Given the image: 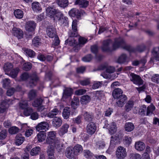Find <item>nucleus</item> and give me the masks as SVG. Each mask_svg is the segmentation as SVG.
Segmentation results:
<instances>
[{
    "mask_svg": "<svg viewBox=\"0 0 159 159\" xmlns=\"http://www.w3.org/2000/svg\"><path fill=\"white\" fill-rule=\"evenodd\" d=\"M13 101L11 99H5L3 100L0 107V113L4 112L6 109L8 107L9 105L13 103Z\"/></svg>",
    "mask_w": 159,
    "mask_h": 159,
    "instance_id": "0eeeda50",
    "label": "nucleus"
},
{
    "mask_svg": "<svg viewBox=\"0 0 159 159\" xmlns=\"http://www.w3.org/2000/svg\"><path fill=\"white\" fill-rule=\"evenodd\" d=\"M125 128L126 131L131 132L134 130V126L132 123H126L125 125Z\"/></svg>",
    "mask_w": 159,
    "mask_h": 159,
    "instance_id": "ea45409f",
    "label": "nucleus"
},
{
    "mask_svg": "<svg viewBox=\"0 0 159 159\" xmlns=\"http://www.w3.org/2000/svg\"><path fill=\"white\" fill-rule=\"evenodd\" d=\"M32 67V64L30 62H27L23 64L22 69L25 71H28L31 69Z\"/></svg>",
    "mask_w": 159,
    "mask_h": 159,
    "instance_id": "13d9d810",
    "label": "nucleus"
},
{
    "mask_svg": "<svg viewBox=\"0 0 159 159\" xmlns=\"http://www.w3.org/2000/svg\"><path fill=\"white\" fill-rule=\"evenodd\" d=\"M116 99H117L116 102V105L118 107H121L126 102L127 97L125 94L121 95Z\"/></svg>",
    "mask_w": 159,
    "mask_h": 159,
    "instance_id": "9d476101",
    "label": "nucleus"
},
{
    "mask_svg": "<svg viewBox=\"0 0 159 159\" xmlns=\"http://www.w3.org/2000/svg\"><path fill=\"white\" fill-rule=\"evenodd\" d=\"M58 140L57 139H54L47 137L46 140V143H45L49 144V145H52V144L54 145L55 143L56 140Z\"/></svg>",
    "mask_w": 159,
    "mask_h": 159,
    "instance_id": "864d4df0",
    "label": "nucleus"
},
{
    "mask_svg": "<svg viewBox=\"0 0 159 159\" xmlns=\"http://www.w3.org/2000/svg\"><path fill=\"white\" fill-rule=\"evenodd\" d=\"M32 8L36 12L42 10L40 4L38 2H33L32 4Z\"/></svg>",
    "mask_w": 159,
    "mask_h": 159,
    "instance_id": "a19ab883",
    "label": "nucleus"
},
{
    "mask_svg": "<svg viewBox=\"0 0 159 159\" xmlns=\"http://www.w3.org/2000/svg\"><path fill=\"white\" fill-rule=\"evenodd\" d=\"M54 145L58 152H61L64 149L63 144L61 143L59 140H56Z\"/></svg>",
    "mask_w": 159,
    "mask_h": 159,
    "instance_id": "58836bf2",
    "label": "nucleus"
},
{
    "mask_svg": "<svg viewBox=\"0 0 159 159\" xmlns=\"http://www.w3.org/2000/svg\"><path fill=\"white\" fill-rule=\"evenodd\" d=\"M80 83L82 86H86L90 84V81L89 78H87L84 80H80Z\"/></svg>",
    "mask_w": 159,
    "mask_h": 159,
    "instance_id": "680f3d73",
    "label": "nucleus"
},
{
    "mask_svg": "<svg viewBox=\"0 0 159 159\" xmlns=\"http://www.w3.org/2000/svg\"><path fill=\"white\" fill-rule=\"evenodd\" d=\"M7 132L6 130H3L0 132V139H4L7 136Z\"/></svg>",
    "mask_w": 159,
    "mask_h": 159,
    "instance_id": "e2e57ef3",
    "label": "nucleus"
},
{
    "mask_svg": "<svg viewBox=\"0 0 159 159\" xmlns=\"http://www.w3.org/2000/svg\"><path fill=\"white\" fill-rule=\"evenodd\" d=\"M28 97L30 100H32L37 96V92L35 90H31L28 93Z\"/></svg>",
    "mask_w": 159,
    "mask_h": 159,
    "instance_id": "5fc2aeb1",
    "label": "nucleus"
},
{
    "mask_svg": "<svg viewBox=\"0 0 159 159\" xmlns=\"http://www.w3.org/2000/svg\"><path fill=\"white\" fill-rule=\"evenodd\" d=\"M47 152L48 156H52L54 155V146L53 145H49L48 147Z\"/></svg>",
    "mask_w": 159,
    "mask_h": 159,
    "instance_id": "de8ad7c7",
    "label": "nucleus"
},
{
    "mask_svg": "<svg viewBox=\"0 0 159 159\" xmlns=\"http://www.w3.org/2000/svg\"><path fill=\"white\" fill-rule=\"evenodd\" d=\"M134 105V102L129 100L125 106V110L126 112H128L131 111Z\"/></svg>",
    "mask_w": 159,
    "mask_h": 159,
    "instance_id": "7c9ffc66",
    "label": "nucleus"
},
{
    "mask_svg": "<svg viewBox=\"0 0 159 159\" xmlns=\"http://www.w3.org/2000/svg\"><path fill=\"white\" fill-rule=\"evenodd\" d=\"M13 68V64L10 63H6L3 66V70L6 74H8V72Z\"/></svg>",
    "mask_w": 159,
    "mask_h": 159,
    "instance_id": "473e14b6",
    "label": "nucleus"
},
{
    "mask_svg": "<svg viewBox=\"0 0 159 159\" xmlns=\"http://www.w3.org/2000/svg\"><path fill=\"white\" fill-rule=\"evenodd\" d=\"M37 139L38 142H41L44 141L46 137V134L45 131H41L37 134Z\"/></svg>",
    "mask_w": 159,
    "mask_h": 159,
    "instance_id": "bb28decb",
    "label": "nucleus"
},
{
    "mask_svg": "<svg viewBox=\"0 0 159 159\" xmlns=\"http://www.w3.org/2000/svg\"><path fill=\"white\" fill-rule=\"evenodd\" d=\"M106 69V72L109 73H112L115 71V68L107 64H102L100 65L98 68V70H103Z\"/></svg>",
    "mask_w": 159,
    "mask_h": 159,
    "instance_id": "2eb2a0df",
    "label": "nucleus"
},
{
    "mask_svg": "<svg viewBox=\"0 0 159 159\" xmlns=\"http://www.w3.org/2000/svg\"><path fill=\"white\" fill-rule=\"evenodd\" d=\"M123 91L120 89H115L113 91L112 95L115 99H116L121 95H123Z\"/></svg>",
    "mask_w": 159,
    "mask_h": 159,
    "instance_id": "cd10ccee",
    "label": "nucleus"
},
{
    "mask_svg": "<svg viewBox=\"0 0 159 159\" xmlns=\"http://www.w3.org/2000/svg\"><path fill=\"white\" fill-rule=\"evenodd\" d=\"M73 148L75 155H78L80 153H81L83 150V147L82 146L78 144L76 145Z\"/></svg>",
    "mask_w": 159,
    "mask_h": 159,
    "instance_id": "72a5a7b5",
    "label": "nucleus"
},
{
    "mask_svg": "<svg viewBox=\"0 0 159 159\" xmlns=\"http://www.w3.org/2000/svg\"><path fill=\"white\" fill-rule=\"evenodd\" d=\"M130 80L134 84L139 86L143 84V81L141 78L138 75L131 73L129 75Z\"/></svg>",
    "mask_w": 159,
    "mask_h": 159,
    "instance_id": "6e6552de",
    "label": "nucleus"
},
{
    "mask_svg": "<svg viewBox=\"0 0 159 159\" xmlns=\"http://www.w3.org/2000/svg\"><path fill=\"white\" fill-rule=\"evenodd\" d=\"M33 111V109L32 108L27 107L25 109L23 113L24 115L26 116H28L30 115Z\"/></svg>",
    "mask_w": 159,
    "mask_h": 159,
    "instance_id": "4d7b16f0",
    "label": "nucleus"
},
{
    "mask_svg": "<svg viewBox=\"0 0 159 159\" xmlns=\"http://www.w3.org/2000/svg\"><path fill=\"white\" fill-rule=\"evenodd\" d=\"M41 39L38 36L34 38L32 40V44L34 46H38L41 43Z\"/></svg>",
    "mask_w": 159,
    "mask_h": 159,
    "instance_id": "3c124183",
    "label": "nucleus"
},
{
    "mask_svg": "<svg viewBox=\"0 0 159 159\" xmlns=\"http://www.w3.org/2000/svg\"><path fill=\"white\" fill-rule=\"evenodd\" d=\"M41 151V148L39 147H36L33 148L30 151V154L32 156H36L38 155Z\"/></svg>",
    "mask_w": 159,
    "mask_h": 159,
    "instance_id": "37998d69",
    "label": "nucleus"
},
{
    "mask_svg": "<svg viewBox=\"0 0 159 159\" xmlns=\"http://www.w3.org/2000/svg\"><path fill=\"white\" fill-rule=\"evenodd\" d=\"M43 101V100L42 98H37L32 103V105L34 107H37L42 105Z\"/></svg>",
    "mask_w": 159,
    "mask_h": 159,
    "instance_id": "e433bc0d",
    "label": "nucleus"
},
{
    "mask_svg": "<svg viewBox=\"0 0 159 159\" xmlns=\"http://www.w3.org/2000/svg\"><path fill=\"white\" fill-rule=\"evenodd\" d=\"M152 53L153 56L151 58L150 61H159V47L154 48Z\"/></svg>",
    "mask_w": 159,
    "mask_h": 159,
    "instance_id": "dca6fc26",
    "label": "nucleus"
},
{
    "mask_svg": "<svg viewBox=\"0 0 159 159\" xmlns=\"http://www.w3.org/2000/svg\"><path fill=\"white\" fill-rule=\"evenodd\" d=\"M59 110L56 108H55L50 111L47 114V116L50 118H55V116L58 113Z\"/></svg>",
    "mask_w": 159,
    "mask_h": 159,
    "instance_id": "4c0bfd02",
    "label": "nucleus"
},
{
    "mask_svg": "<svg viewBox=\"0 0 159 159\" xmlns=\"http://www.w3.org/2000/svg\"><path fill=\"white\" fill-rule=\"evenodd\" d=\"M75 4L78 5L80 7L85 8L88 6L89 2L86 0H76Z\"/></svg>",
    "mask_w": 159,
    "mask_h": 159,
    "instance_id": "4be33fe9",
    "label": "nucleus"
},
{
    "mask_svg": "<svg viewBox=\"0 0 159 159\" xmlns=\"http://www.w3.org/2000/svg\"><path fill=\"white\" fill-rule=\"evenodd\" d=\"M49 127V124L46 122H42L39 123L36 126V129L38 131H45L48 129Z\"/></svg>",
    "mask_w": 159,
    "mask_h": 159,
    "instance_id": "9b49d317",
    "label": "nucleus"
},
{
    "mask_svg": "<svg viewBox=\"0 0 159 159\" xmlns=\"http://www.w3.org/2000/svg\"><path fill=\"white\" fill-rule=\"evenodd\" d=\"M84 157L86 158H91L93 156V154L89 150H85L83 151Z\"/></svg>",
    "mask_w": 159,
    "mask_h": 159,
    "instance_id": "49530a36",
    "label": "nucleus"
},
{
    "mask_svg": "<svg viewBox=\"0 0 159 159\" xmlns=\"http://www.w3.org/2000/svg\"><path fill=\"white\" fill-rule=\"evenodd\" d=\"M12 33L14 36L16 37L18 39H21L23 37V32L20 28L14 27L12 29Z\"/></svg>",
    "mask_w": 159,
    "mask_h": 159,
    "instance_id": "ddd939ff",
    "label": "nucleus"
},
{
    "mask_svg": "<svg viewBox=\"0 0 159 159\" xmlns=\"http://www.w3.org/2000/svg\"><path fill=\"white\" fill-rule=\"evenodd\" d=\"M97 129L96 125L93 122H89L87 125L86 132L89 135L93 134L96 131Z\"/></svg>",
    "mask_w": 159,
    "mask_h": 159,
    "instance_id": "1a4fd4ad",
    "label": "nucleus"
},
{
    "mask_svg": "<svg viewBox=\"0 0 159 159\" xmlns=\"http://www.w3.org/2000/svg\"><path fill=\"white\" fill-rule=\"evenodd\" d=\"M77 21L75 20H73L72 25V29L68 32V38L66 40L65 44L70 46H75L77 43L76 40L74 38L78 36L77 29Z\"/></svg>",
    "mask_w": 159,
    "mask_h": 159,
    "instance_id": "f257e3e1",
    "label": "nucleus"
},
{
    "mask_svg": "<svg viewBox=\"0 0 159 159\" xmlns=\"http://www.w3.org/2000/svg\"><path fill=\"white\" fill-rule=\"evenodd\" d=\"M155 109V107L154 105L151 104L147 108L146 106L143 105L140 110V112L141 115L150 116L153 113V112Z\"/></svg>",
    "mask_w": 159,
    "mask_h": 159,
    "instance_id": "20e7f679",
    "label": "nucleus"
},
{
    "mask_svg": "<svg viewBox=\"0 0 159 159\" xmlns=\"http://www.w3.org/2000/svg\"><path fill=\"white\" fill-rule=\"evenodd\" d=\"M129 60V58L126 54L122 53L116 61L118 63L123 64L128 62Z\"/></svg>",
    "mask_w": 159,
    "mask_h": 159,
    "instance_id": "a211bd4d",
    "label": "nucleus"
},
{
    "mask_svg": "<svg viewBox=\"0 0 159 159\" xmlns=\"http://www.w3.org/2000/svg\"><path fill=\"white\" fill-rule=\"evenodd\" d=\"M112 41L110 39L104 41L103 42L102 45L101 47L102 51L104 52L110 51L111 50L110 45Z\"/></svg>",
    "mask_w": 159,
    "mask_h": 159,
    "instance_id": "f3484780",
    "label": "nucleus"
},
{
    "mask_svg": "<svg viewBox=\"0 0 159 159\" xmlns=\"http://www.w3.org/2000/svg\"><path fill=\"white\" fill-rule=\"evenodd\" d=\"M62 124L61 119L58 117H55L52 120V125L53 127L56 128L60 127Z\"/></svg>",
    "mask_w": 159,
    "mask_h": 159,
    "instance_id": "b1692460",
    "label": "nucleus"
},
{
    "mask_svg": "<svg viewBox=\"0 0 159 159\" xmlns=\"http://www.w3.org/2000/svg\"><path fill=\"white\" fill-rule=\"evenodd\" d=\"M70 109L69 107H65L62 112V116L64 119H67L70 116Z\"/></svg>",
    "mask_w": 159,
    "mask_h": 159,
    "instance_id": "2f4dec72",
    "label": "nucleus"
},
{
    "mask_svg": "<svg viewBox=\"0 0 159 159\" xmlns=\"http://www.w3.org/2000/svg\"><path fill=\"white\" fill-rule=\"evenodd\" d=\"M95 97L98 99L101 100V99L105 97V94L103 91H98L95 92Z\"/></svg>",
    "mask_w": 159,
    "mask_h": 159,
    "instance_id": "09e8293b",
    "label": "nucleus"
},
{
    "mask_svg": "<svg viewBox=\"0 0 159 159\" xmlns=\"http://www.w3.org/2000/svg\"><path fill=\"white\" fill-rule=\"evenodd\" d=\"M36 26V24L34 21L30 20L26 22L25 25V28L27 31L29 32H31V34H30L29 35L31 37L34 34V31Z\"/></svg>",
    "mask_w": 159,
    "mask_h": 159,
    "instance_id": "39448f33",
    "label": "nucleus"
},
{
    "mask_svg": "<svg viewBox=\"0 0 159 159\" xmlns=\"http://www.w3.org/2000/svg\"><path fill=\"white\" fill-rule=\"evenodd\" d=\"M56 2L59 7L63 8L66 7L68 4V0H56Z\"/></svg>",
    "mask_w": 159,
    "mask_h": 159,
    "instance_id": "c9c22d12",
    "label": "nucleus"
},
{
    "mask_svg": "<svg viewBox=\"0 0 159 159\" xmlns=\"http://www.w3.org/2000/svg\"><path fill=\"white\" fill-rule=\"evenodd\" d=\"M91 99V98L89 96L84 95L81 97L80 102L82 104H86L90 101Z\"/></svg>",
    "mask_w": 159,
    "mask_h": 159,
    "instance_id": "79ce46f5",
    "label": "nucleus"
},
{
    "mask_svg": "<svg viewBox=\"0 0 159 159\" xmlns=\"http://www.w3.org/2000/svg\"><path fill=\"white\" fill-rule=\"evenodd\" d=\"M20 78L23 81L29 79L27 86L31 88L35 86L39 79V77L36 74H33L30 75L27 72H24L22 74Z\"/></svg>",
    "mask_w": 159,
    "mask_h": 159,
    "instance_id": "f03ea898",
    "label": "nucleus"
},
{
    "mask_svg": "<svg viewBox=\"0 0 159 159\" xmlns=\"http://www.w3.org/2000/svg\"><path fill=\"white\" fill-rule=\"evenodd\" d=\"M92 59V56L91 54H89L82 58L83 61L84 62H87L90 61Z\"/></svg>",
    "mask_w": 159,
    "mask_h": 159,
    "instance_id": "69168bd1",
    "label": "nucleus"
},
{
    "mask_svg": "<svg viewBox=\"0 0 159 159\" xmlns=\"http://www.w3.org/2000/svg\"><path fill=\"white\" fill-rule=\"evenodd\" d=\"M152 81L157 84H159V75L155 74L153 75L151 77Z\"/></svg>",
    "mask_w": 159,
    "mask_h": 159,
    "instance_id": "6e6d98bb",
    "label": "nucleus"
},
{
    "mask_svg": "<svg viewBox=\"0 0 159 159\" xmlns=\"http://www.w3.org/2000/svg\"><path fill=\"white\" fill-rule=\"evenodd\" d=\"M134 146L135 149L139 151L143 150L145 148V144L143 142L140 141L136 142Z\"/></svg>",
    "mask_w": 159,
    "mask_h": 159,
    "instance_id": "393cba45",
    "label": "nucleus"
},
{
    "mask_svg": "<svg viewBox=\"0 0 159 159\" xmlns=\"http://www.w3.org/2000/svg\"><path fill=\"white\" fill-rule=\"evenodd\" d=\"M25 137L21 134L16 135L15 139V144L16 145H21L25 141Z\"/></svg>",
    "mask_w": 159,
    "mask_h": 159,
    "instance_id": "412c9836",
    "label": "nucleus"
},
{
    "mask_svg": "<svg viewBox=\"0 0 159 159\" xmlns=\"http://www.w3.org/2000/svg\"><path fill=\"white\" fill-rule=\"evenodd\" d=\"M54 16L55 18L58 20L63 16V15L61 12L57 10Z\"/></svg>",
    "mask_w": 159,
    "mask_h": 159,
    "instance_id": "774afa93",
    "label": "nucleus"
},
{
    "mask_svg": "<svg viewBox=\"0 0 159 159\" xmlns=\"http://www.w3.org/2000/svg\"><path fill=\"white\" fill-rule=\"evenodd\" d=\"M46 32L47 35L51 38H53L56 35V29L52 25L48 26L47 27Z\"/></svg>",
    "mask_w": 159,
    "mask_h": 159,
    "instance_id": "f8f14e48",
    "label": "nucleus"
},
{
    "mask_svg": "<svg viewBox=\"0 0 159 159\" xmlns=\"http://www.w3.org/2000/svg\"><path fill=\"white\" fill-rule=\"evenodd\" d=\"M112 46L113 50H116L119 48H122L129 51L132 50L131 47L129 45H127L124 39L120 38L115 39Z\"/></svg>",
    "mask_w": 159,
    "mask_h": 159,
    "instance_id": "7ed1b4c3",
    "label": "nucleus"
},
{
    "mask_svg": "<svg viewBox=\"0 0 159 159\" xmlns=\"http://www.w3.org/2000/svg\"><path fill=\"white\" fill-rule=\"evenodd\" d=\"M84 116L85 120L87 121H92L94 118L92 114L88 113L87 112H85Z\"/></svg>",
    "mask_w": 159,
    "mask_h": 159,
    "instance_id": "c03bdc74",
    "label": "nucleus"
},
{
    "mask_svg": "<svg viewBox=\"0 0 159 159\" xmlns=\"http://www.w3.org/2000/svg\"><path fill=\"white\" fill-rule=\"evenodd\" d=\"M79 104V98L77 97H74L71 102V105L72 106H78Z\"/></svg>",
    "mask_w": 159,
    "mask_h": 159,
    "instance_id": "0e129e2a",
    "label": "nucleus"
},
{
    "mask_svg": "<svg viewBox=\"0 0 159 159\" xmlns=\"http://www.w3.org/2000/svg\"><path fill=\"white\" fill-rule=\"evenodd\" d=\"M105 144L104 142L102 141H98L96 143L95 147L98 149L103 148L105 146Z\"/></svg>",
    "mask_w": 159,
    "mask_h": 159,
    "instance_id": "052dcab7",
    "label": "nucleus"
},
{
    "mask_svg": "<svg viewBox=\"0 0 159 159\" xmlns=\"http://www.w3.org/2000/svg\"><path fill=\"white\" fill-rule=\"evenodd\" d=\"M57 9H54L50 7H48L46 9V12L47 15L50 17L54 16Z\"/></svg>",
    "mask_w": 159,
    "mask_h": 159,
    "instance_id": "c756f323",
    "label": "nucleus"
},
{
    "mask_svg": "<svg viewBox=\"0 0 159 159\" xmlns=\"http://www.w3.org/2000/svg\"><path fill=\"white\" fill-rule=\"evenodd\" d=\"M69 127V125L67 123L63 124L58 130L59 134L61 136H62L64 134L67 133Z\"/></svg>",
    "mask_w": 159,
    "mask_h": 159,
    "instance_id": "5701e85b",
    "label": "nucleus"
},
{
    "mask_svg": "<svg viewBox=\"0 0 159 159\" xmlns=\"http://www.w3.org/2000/svg\"><path fill=\"white\" fill-rule=\"evenodd\" d=\"M74 151L72 147L67 148L66 150L65 153L66 157L69 159L73 158L74 156L75 155Z\"/></svg>",
    "mask_w": 159,
    "mask_h": 159,
    "instance_id": "aec40b11",
    "label": "nucleus"
},
{
    "mask_svg": "<svg viewBox=\"0 0 159 159\" xmlns=\"http://www.w3.org/2000/svg\"><path fill=\"white\" fill-rule=\"evenodd\" d=\"M102 82H94L92 85V88L93 89H96L102 86Z\"/></svg>",
    "mask_w": 159,
    "mask_h": 159,
    "instance_id": "bf43d9fd",
    "label": "nucleus"
},
{
    "mask_svg": "<svg viewBox=\"0 0 159 159\" xmlns=\"http://www.w3.org/2000/svg\"><path fill=\"white\" fill-rule=\"evenodd\" d=\"M127 155L125 149L123 147L119 146L116 151V156L117 159H124Z\"/></svg>",
    "mask_w": 159,
    "mask_h": 159,
    "instance_id": "423d86ee",
    "label": "nucleus"
},
{
    "mask_svg": "<svg viewBox=\"0 0 159 159\" xmlns=\"http://www.w3.org/2000/svg\"><path fill=\"white\" fill-rule=\"evenodd\" d=\"M58 21L61 25L64 24L66 25L68 24V18L64 16L58 20Z\"/></svg>",
    "mask_w": 159,
    "mask_h": 159,
    "instance_id": "603ef678",
    "label": "nucleus"
},
{
    "mask_svg": "<svg viewBox=\"0 0 159 159\" xmlns=\"http://www.w3.org/2000/svg\"><path fill=\"white\" fill-rule=\"evenodd\" d=\"M14 14L17 18L21 19L23 16V11L20 9H16L14 11Z\"/></svg>",
    "mask_w": 159,
    "mask_h": 159,
    "instance_id": "a18cd8bd",
    "label": "nucleus"
},
{
    "mask_svg": "<svg viewBox=\"0 0 159 159\" xmlns=\"http://www.w3.org/2000/svg\"><path fill=\"white\" fill-rule=\"evenodd\" d=\"M119 142L118 137L115 136H112L110 141V146L114 147L115 145L119 144Z\"/></svg>",
    "mask_w": 159,
    "mask_h": 159,
    "instance_id": "f704fd0d",
    "label": "nucleus"
},
{
    "mask_svg": "<svg viewBox=\"0 0 159 159\" xmlns=\"http://www.w3.org/2000/svg\"><path fill=\"white\" fill-rule=\"evenodd\" d=\"M73 89L70 88H65L63 90L62 99L63 100L70 97L73 93Z\"/></svg>",
    "mask_w": 159,
    "mask_h": 159,
    "instance_id": "4468645a",
    "label": "nucleus"
},
{
    "mask_svg": "<svg viewBox=\"0 0 159 159\" xmlns=\"http://www.w3.org/2000/svg\"><path fill=\"white\" fill-rule=\"evenodd\" d=\"M24 51L26 55L30 57L33 58L35 55V52L31 49H26Z\"/></svg>",
    "mask_w": 159,
    "mask_h": 159,
    "instance_id": "8fccbe9b",
    "label": "nucleus"
},
{
    "mask_svg": "<svg viewBox=\"0 0 159 159\" xmlns=\"http://www.w3.org/2000/svg\"><path fill=\"white\" fill-rule=\"evenodd\" d=\"M82 13L81 11L75 9H72L69 12V14L70 16L73 17L76 16L78 19H80Z\"/></svg>",
    "mask_w": 159,
    "mask_h": 159,
    "instance_id": "6ab92c4d",
    "label": "nucleus"
},
{
    "mask_svg": "<svg viewBox=\"0 0 159 159\" xmlns=\"http://www.w3.org/2000/svg\"><path fill=\"white\" fill-rule=\"evenodd\" d=\"M19 70V69L18 68H15L12 69L8 72V74H7V75L12 78H15L17 76Z\"/></svg>",
    "mask_w": 159,
    "mask_h": 159,
    "instance_id": "c85d7f7f",
    "label": "nucleus"
},
{
    "mask_svg": "<svg viewBox=\"0 0 159 159\" xmlns=\"http://www.w3.org/2000/svg\"><path fill=\"white\" fill-rule=\"evenodd\" d=\"M28 103L26 101H21L20 102V107L22 109H25L27 107Z\"/></svg>",
    "mask_w": 159,
    "mask_h": 159,
    "instance_id": "338daca9",
    "label": "nucleus"
},
{
    "mask_svg": "<svg viewBox=\"0 0 159 159\" xmlns=\"http://www.w3.org/2000/svg\"><path fill=\"white\" fill-rule=\"evenodd\" d=\"M109 126L108 127L109 133L111 134H114L117 131V127L115 123L112 122L109 124H108Z\"/></svg>",
    "mask_w": 159,
    "mask_h": 159,
    "instance_id": "a878e982",
    "label": "nucleus"
}]
</instances>
